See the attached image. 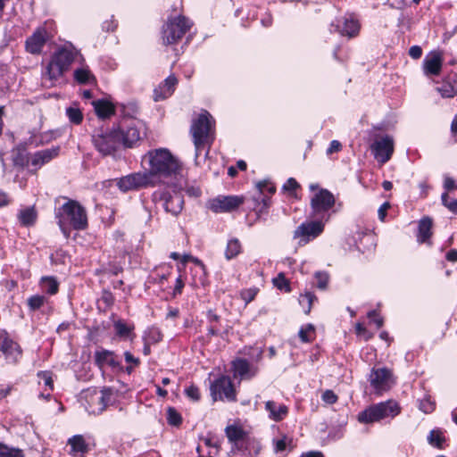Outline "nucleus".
<instances>
[{"instance_id": "f257e3e1", "label": "nucleus", "mask_w": 457, "mask_h": 457, "mask_svg": "<svg viewBox=\"0 0 457 457\" xmlns=\"http://www.w3.org/2000/svg\"><path fill=\"white\" fill-rule=\"evenodd\" d=\"M190 134L195 148V164L199 165L198 158L202 152L204 151V156L207 157L215 139V120L207 111H204L192 121Z\"/></svg>"}, {"instance_id": "f03ea898", "label": "nucleus", "mask_w": 457, "mask_h": 457, "mask_svg": "<svg viewBox=\"0 0 457 457\" xmlns=\"http://www.w3.org/2000/svg\"><path fill=\"white\" fill-rule=\"evenodd\" d=\"M58 225L66 238L70 237L71 228L82 230L87 226L86 210L77 201L69 200L56 211Z\"/></svg>"}, {"instance_id": "7ed1b4c3", "label": "nucleus", "mask_w": 457, "mask_h": 457, "mask_svg": "<svg viewBox=\"0 0 457 457\" xmlns=\"http://www.w3.org/2000/svg\"><path fill=\"white\" fill-rule=\"evenodd\" d=\"M150 172L162 177H177L180 174L182 165L166 148L151 150L146 154Z\"/></svg>"}, {"instance_id": "20e7f679", "label": "nucleus", "mask_w": 457, "mask_h": 457, "mask_svg": "<svg viewBox=\"0 0 457 457\" xmlns=\"http://www.w3.org/2000/svg\"><path fill=\"white\" fill-rule=\"evenodd\" d=\"M72 50L61 48L56 51L42 72V81L45 87H50L63 75L74 61Z\"/></svg>"}, {"instance_id": "39448f33", "label": "nucleus", "mask_w": 457, "mask_h": 457, "mask_svg": "<svg viewBox=\"0 0 457 457\" xmlns=\"http://www.w3.org/2000/svg\"><path fill=\"white\" fill-rule=\"evenodd\" d=\"M401 412V407L397 402L387 400L371 404L358 413L357 420L361 424H371L383 420H393Z\"/></svg>"}, {"instance_id": "423d86ee", "label": "nucleus", "mask_w": 457, "mask_h": 457, "mask_svg": "<svg viewBox=\"0 0 457 457\" xmlns=\"http://www.w3.org/2000/svg\"><path fill=\"white\" fill-rule=\"evenodd\" d=\"M91 141L96 150L103 156L113 155L120 148L119 133L115 127L96 129L91 136Z\"/></svg>"}, {"instance_id": "0eeeda50", "label": "nucleus", "mask_w": 457, "mask_h": 457, "mask_svg": "<svg viewBox=\"0 0 457 457\" xmlns=\"http://www.w3.org/2000/svg\"><path fill=\"white\" fill-rule=\"evenodd\" d=\"M181 190V186L172 184L164 188L156 190L154 193L153 197L154 201H160L162 203L165 212L177 216L181 212L184 206V199Z\"/></svg>"}, {"instance_id": "6e6552de", "label": "nucleus", "mask_w": 457, "mask_h": 457, "mask_svg": "<svg viewBox=\"0 0 457 457\" xmlns=\"http://www.w3.org/2000/svg\"><path fill=\"white\" fill-rule=\"evenodd\" d=\"M192 22L183 15L169 18L162 28V43L173 45L190 29Z\"/></svg>"}, {"instance_id": "1a4fd4ad", "label": "nucleus", "mask_w": 457, "mask_h": 457, "mask_svg": "<svg viewBox=\"0 0 457 457\" xmlns=\"http://www.w3.org/2000/svg\"><path fill=\"white\" fill-rule=\"evenodd\" d=\"M119 133L120 147H133L145 135V125L141 120H133L129 124L120 123L115 128Z\"/></svg>"}, {"instance_id": "9d476101", "label": "nucleus", "mask_w": 457, "mask_h": 457, "mask_svg": "<svg viewBox=\"0 0 457 457\" xmlns=\"http://www.w3.org/2000/svg\"><path fill=\"white\" fill-rule=\"evenodd\" d=\"M336 200L333 194L328 189H319L311 198V207L313 216L320 217V220L328 221V212L335 205Z\"/></svg>"}, {"instance_id": "9b49d317", "label": "nucleus", "mask_w": 457, "mask_h": 457, "mask_svg": "<svg viewBox=\"0 0 457 457\" xmlns=\"http://www.w3.org/2000/svg\"><path fill=\"white\" fill-rule=\"evenodd\" d=\"M325 220L303 222L294 231V238L298 239V245H304L318 237L324 230Z\"/></svg>"}, {"instance_id": "f8f14e48", "label": "nucleus", "mask_w": 457, "mask_h": 457, "mask_svg": "<svg viewBox=\"0 0 457 457\" xmlns=\"http://www.w3.org/2000/svg\"><path fill=\"white\" fill-rule=\"evenodd\" d=\"M0 353L7 364L18 363L22 356L19 344L4 329H0Z\"/></svg>"}, {"instance_id": "ddd939ff", "label": "nucleus", "mask_w": 457, "mask_h": 457, "mask_svg": "<svg viewBox=\"0 0 457 457\" xmlns=\"http://www.w3.org/2000/svg\"><path fill=\"white\" fill-rule=\"evenodd\" d=\"M211 395L214 401L235 402L237 400L236 390L228 376H221L212 383Z\"/></svg>"}, {"instance_id": "4468645a", "label": "nucleus", "mask_w": 457, "mask_h": 457, "mask_svg": "<svg viewBox=\"0 0 457 457\" xmlns=\"http://www.w3.org/2000/svg\"><path fill=\"white\" fill-rule=\"evenodd\" d=\"M370 149L378 162L385 164L391 159L394 154V138L389 135L378 137L370 145Z\"/></svg>"}, {"instance_id": "2eb2a0df", "label": "nucleus", "mask_w": 457, "mask_h": 457, "mask_svg": "<svg viewBox=\"0 0 457 457\" xmlns=\"http://www.w3.org/2000/svg\"><path fill=\"white\" fill-rule=\"evenodd\" d=\"M370 386L377 393L389 390L395 384L393 372L387 368H373L369 378Z\"/></svg>"}, {"instance_id": "dca6fc26", "label": "nucleus", "mask_w": 457, "mask_h": 457, "mask_svg": "<svg viewBox=\"0 0 457 457\" xmlns=\"http://www.w3.org/2000/svg\"><path fill=\"white\" fill-rule=\"evenodd\" d=\"M243 195H219L208 203V208L215 213L229 212L245 203Z\"/></svg>"}, {"instance_id": "f3484780", "label": "nucleus", "mask_w": 457, "mask_h": 457, "mask_svg": "<svg viewBox=\"0 0 457 457\" xmlns=\"http://www.w3.org/2000/svg\"><path fill=\"white\" fill-rule=\"evenodd\" d=\"M149 183V176L146 173H131L120 178L117 186L122 192L137 190L145 187Z\"/></svg>"}, {"instance_id": "a211bd4d", "label": "nucleus", "mask_w": 457, "mask_h": 457, "mask_svg": "<svg viewBox=\"0 0 457 457\" xmlns=\"http://www.w3.org/2000/svg\"><path fill=\"white\" fill-rule=\"evenodd\" d=\"M330 32H338L341 36L347 37H355L360 30V23L353 17H345L337 20V23H331L329 28Z\"/></svg>"}, {"instance_id": "6ab92c4d", "label": "nucleus", "mask_w": 457, "mask_h": 457, "mask_svg": "<svg viewBox=\"0 0 457 457\" xmlns=\"http://www.w3.org/2000/svg\"><path fill=\"white\" fill-rule=\"evenodd\" d=\"M47 39L48 34L46 28L39 27L27 38L26 50L32 54H38L41 53Z\"/></svg>"}, {"instance_id": "aec40b11", "label": "nucleus", "mask_w": 457, "mask_h": 457, "mask_svg": "<svg viewBox=\"0 0 457 457\" xmlns=\"http://www.w3.org/2000/svg\"><path fill=\"white\" fill-rule=\"evenodd\" d=\"M112 396V390L109 387H104L101 391H94L91 395V402L93 404L97 403V406L95 407L92 404L89 405L91 408V412L95 414L101 413L105 407L111 403Z\"/></svg>"}, {"instance_id": "412c9836", "label": "nucleus", "mask_w": 457, "mask_h": 457, "mask_svg": "<svg viewBox=\"0 0 457 457\" xmlns=\"http://www.w3.org/2000/svg\"><path fill=\"white\" fill-rule=\"evenodd\" d=\"M233 369L235 377L238 376L241 379H251L259 372V368L256 365L251 364L245 359H237L234 361Z\"/></svg>"}, {"instance_id": "4be33fe9", "label": "nucleus", "mask_w": 457, "mask_h": 457, "mask_svg": "<svg viewBox=\"0 0 457 457\" xmlns=\"http://www.w3.org/2000/svg\"><path fill=\"white\" fill-rule=\"evenodd\" d=\"M95 362L100 370L104 367H111L114 370L120 369V361L113 352L100 350L95 353Z\"/></svg>"}, {"instance_id": "5701e85b", "label": "nucleus", "mask_w": 457, "mask_h": 457, "mask_svg": "<svg viewBox=\"0 0 457 457\" xmlns=\"http://www.w3.org/2000/svg\"><path fill=\"white\" fill-rule=\"evenodd\" d=\"M177 84V78L174 75L169 76L154 90V101L158 102L170 97L174 93Z\"/></svg>"}, {"instance_id": "b1692460", "label": "nucleus", "mask_w": 457, "mask_h": 457, "mask_svg": "<svg viewBox=\"0 0 457 457\" xmlns=\"http://www.w3.org/2000/svg\"><path fill=\"white\" fill-rule=\"evenodd\" d=\"M264 409L268 412L269 419L276 422L283 420L289 411L286 404L278 403L272 400L265 402Z\"/></svg>"}, {"instance_id": "393cba45", "label": "nucleus", "mask_w": 457, "mask_h": 457, "mask_svg": "<svg viewBox=\"0 0 457 457\" xmlns=\"http://www.w3.org/2000/svg\"><path fill=\"white\" fill-rule=\"evenodd\" d=\"M443 58L440 53L431 52L423 61V69L426 75L436 76L440 73Z\"/></svg>"}, {"instance_id": "a878e982", "label": "nucleus", "mask_w": 457, "mask_h": 457, "mask_svg": "<svg viewBox=\"0 0 457 457\" xmlns=\"http://www.w3.org/2000/svg\"><path fill=\"white\" fill-rule=\"evenodd\" d=\"M59 147H52L36 152L31 157V165L37 169L42 167L56 157L59 154Z\"/></svg>"}, {"instance_id": "bb28decb", "label": "nucleus", "mask_w": 457, "mask_h": 457, "mask_svg": "<svg viewBox=\"0 0 457 457\" xmlns=\"http://www.w3.org/2000/svg\"><path fill=\"white\" fill-rule=\"evenodd\" d=\"M68 445L71 446V454H85L90 451L88 443L82 435H75L68 439Z\"/></svg>"}, {"instance_id": "cd10ccee", "label": "nucleus", "mask_w": 457, "mask_h": 457, "mask_svg": "<svg viewBox=\"0 0 457 457\" xmlns=\"http://www.w3.org/2000/svg\"><path fill=\"white\" fill-rule=\"evenodd\" d=\"M17 219L21 226L31 227L37 221V212L34 206H27L19 210Z\"/></svg>"}, {"instance_id": "c85d7f7f", "label": "nucleus", "mask_w": 457, "mask_h": 457, "mask_svg": "<svg viewBox=\"0 0 457 457\" xmlns=\"http://www.w3.org/2000/svg\"><path fill=\"white\" fill-rule=\"evenodd\" d=\"M93 106L96 115L103 120L111 117L115 112V106L107 100L94 101Z\"/></svg>"}, {"instance_id": "c756f323", "label": "nucleus", "mask_w": 457, "mask_h": 457, "mask_svg": "<svg viewBox=\"0 0 457 457\" xmlns=\"http://www.w3.org/2000/svg\"><path fill=\"white\" fill-rule=\"evenodd\" d=\"M432 220L428 217H425L420 220L419 231L417 235V240L419 243L430 244V237L432 236Z\"/></svg>"}, {"instance_id": "7c9ffc66", "label": "nucleus", "mask_w": 457, "mask_h": 457, "mask_svg": "<svg viewBox=\"0 0 457 457\" xmlns=\"http://www.w3.org/2000/svg\"><path fill=\"white\" fill-rule=\"evenodd\" d=\"M225 433L228 441L238 449L246 436L245 432L241 428L234 425L228 426L225 428Z\"/></svg>"}, {"instance_id": "2f4dec72", "label": "nucleus", "mask_w": 457, "mask_h": 457, "mask_svg": "<svg viewBox=\"0 0 457 457\" xmlns=\"http://www.w3.org/2000/svg\"><path fill=\"white\" fill-rule=\"evenodd\" d=\"M11 157L13 165L20 168L25 167L29 162L27 150L22 145H18L13 148L11 153Z\"/></svg>"}, {"instance_id": "473e14b6", "label": "nucleus", "mask_w": 457, "mask_h": 457, "mask_svg": "<svg viewBox=\"0 0 457 457\" xmlns=\"http://www.w3.org/2000/svg\"><path fill=\"white\" fill-rule=\"evenodd\" d=\"M113 328L116 335L122 338L129 337L135 328L132 323H127L122 320H116L113 323Z\"/></svg>"}, {"instance_id": "72a5a7b5", "label": "nucleus", "mask_w": 457, "mask_h": 457, "mask_svg": "<svg viewBox=\"0 0 457 457\" xmlns=\"http://www.w3.org/2000/svg\"><path fill=\"white\" fill-rule=\"evenodd\" d=\"M40 287L44 292L55 295L59 289V283L54 277H43L40 280Z\"/></svg>"}, {"instance_id": "f704fd0d", "label": "nucleus", "mask_w": 457, "mask_h": 457, "mask_svg": "<svg viewBox=\"0 0 457 457\" xmlns=\"http://www.w3.org/2000/svg\"><path fill=\"white\" fill-rule=\"evenodd\" d=\"M120 115L124 118L135 119L138 112V106L134 102H129L127 104H120L117 105Z\"/></svg>"}, {"instance_id": "c9c22d12", "label": "nucleus", "mask_w": 457, "mask_h": 457, "mask_svg": "<svg viewBox=\"0 0 457 457\" xmlns=\"http://www.w3.org/2000/svg\"><path fill=\"white\" fill-rule=\"evenodd\" d=\"M436 90L442 97L446 98L453 97L457 93L454 84L448 79H444L442 83L436 87Z\"/></svg>"}, {"instance_id": "e433bc0d", "label": "nucleus", "mask_w": 457, "mask_h": 457, "mask_svg": "<svg viewBox=\"0 0 457 457\" xmlns=\"http://www.w3.org/2000/svg\"><path fill=\"white\" fill-rule=\"evenodd\" d=\"M241 244L238 239L233 238L230 239L228 242L226 251H225V257L227 260H231L237 256L241 253Z\"/></svg>"}, {"instance_id": "4c0bfd02", "label": "nucleus", "mask_w": 457, "mask_h": 457, "mask_svg": "<svg viewBox=\"0 0 457 457\" xmlns=\"http://www.w3.org/2000/svg\"><path fill=\"white\" fill-rule=\"evenodd\" d=\"M253 209L257 212H263L270 206V197L265 194H258L253 197Z\"/></svg>"}, {"instance_id": "58836bf2", "label": "nucleus", "mask_w": 457, "mask_h": 457, "mask_svg": "<svg viewBox=\"0 0 457 457\" xmlns=\"http://www.w3.org/2000/svg\"><path fill=\"white\" fill-rule=\"evenodd\" d=\"M66 115L71 123L79 125L83 120V113L77 104L66 108Z\"/></svg>"}, {"instance_id": "ea45409f", "label": "nucleus", "mask_w": 457, "mask_h": 457, "mask_svg": "<svg viewBox=\"0 0 457 457\" xmlns=\"http://www.w3.org/2000/svg\"><path fill=\"white\" fill-rule=\"evenodd\" d=\"M0 457H24L23 451L0 442Z\"/></svg>"}, {"instance_id": "a19ab883", "label": "nucleus", "mask_w": 457, "mask_h": 457, "mask_svg": "<svg viewBox=\"0 0 457 457\" xmlns=\"http://www.w3.org/2000/svg\"><path fill=\"white\" fill-rule=\"evenodd\" d=\"M317 300L315 295L312 292H305L299 297V303L306 314L310 313L312 303Z\"/></svg>"}, {"instance_id": "79ce46f5", "label": "nucleus", "mask_w": 457, "mask_h": 457, "mask_svg": "<svg viewBox=\"0 0 457 457\" xmlns=\"http://www.w3.org/2000/svg\"><path fill=\"white\" fill-rule=\"evenodd\" d=\"M37 378H39L38 384L44 385L45 391L52 392L54 390V380L53 374L50 371H39L37 373Z\"/></svg>"}, {"instance_id": "37998d69", "label": "nucleus", "mask_w": 457, "mask_h": 457, "mask_svg": "<svg viewBox=\"0 0 457 457\" xmlns=\"http://www.w3.org/2000/svg\"><path fill=\"white\" fill-rule=\"evenodd\" d=\"M428 441L431 445H434L437 448H442L445 438L440 430L433 429L428 436Z\"/></svg>"}, {"instance_id": "c03bdc74", "label": "nucleus", "mask_w": 457, "mask_h": 457, "mask_svg": "<svg viewBox=\"0 0 457 457\" xmlns=\"http://www.w3.org/2000/svg\"><path fill=\"white\" fill-rule=\"evenodd\" d=\"M162 339V334L157 328H150L145 336V341L150 344H156Z\"/></svg>"}, {"instance_id": "a18cd8bd", "label": "nucleus", "mask_w": 457, "mask_h": 457, "mask_svg": "<svg viewBox=\"0 0 457 457\" xmlns=\"http://www.w3.org/2000/svg\"><path fill=\"white\" fill-rule=\"evenodd\" d=\"M75 79L80 84L89 83L93 79L92 74L87 69H78L74 71Z\"/></svg>"}, {"instance_id": "49530a36", "label": "nucleus", "mask_w": 457, "mask_h": 457, "mask_svg": "<svg viewBox=\"0 0 457 457\" xmlns=\"http://www.w3.org/2000/svg\"><path fill=\"white\" fill-rule=\"evenodd\" d=\"M46 298L44 295H35L28 299V305L31 311L38 310L44 305Z\"/></svg>"}, {"instance_id": "de8ad7c7", "label": "nucleus", "mask_w": 457, "mask_h": 457, "mask_svg": "<svg viewBox=\"0 0 457 457\" xmlns=\"http://www.w3.org/2000/svg\"><path fill=\"white\" fill-rule=\"evenodd\" d=\"M273 284L280 290H285L287 292L290 291L288 280L285 278L283 273H279L275 278H273Z\"/></svg>"}, {"instance_id": "09e8293b", "label": "nucleus", "mask_w": 457, "mask_h": 457, "mask_svg": "<svg viewBox=\"0 0 457 457\" xmlns=\"http://www.w3.org/2000/svg\"><path fill=\"white\" fill-rule=\"evenodd\" d=\"M443 204L453 213L457 215V200L451 199L447 193L442 195Z\"/></svg>"}, {"instance_id": "8fccbe9b", "label": "nucleus", "mask_w": 457, "mask_h": 457, "mask_svg": "<svg viewBox=\"0 0 457 457\" xmlns=\"http://www.w3.org/2000/svg\"><path fill=\"white\" fill-rule=\"evenodd\" d=\"M435 403L429 396L424 397L420 402V410L425 413H431L435 410Z\"/></svg>"}, {"instance_id": "3c124183", "label": "nucleus", "mask_w": 457, "mask_h": 457, "mask_svg": "<svg viewBox=\"0 0 457 457\" xmlns=\"http://www.w3.org/2000/svg\"><path fill=\"white\" fill-rule=\"evenodd\" d=\"M314 333V327L312 324H308L305 328H302L299 330V337L304 343H309L312 340L310 334Z\"/></svg>"}, {"instance_id": "603ef678", "label": "nucleus", "mask_w": 457, "mask_h": 457, "mask_svg": "<svg viewBox=\"0 0 457 457\" xmlns=\"http://www.w3.org/2000/svg\"><path fill=\"white\" fill-rule=\"evenodd\" d=\"M167 420L168 423L172 426H179L182 421L180 414L173 408H169Z\"/></svg>"}, {"instance_id": "864d4df0", "label": "nucleus", "mask_w": 457, "mask_h": 457, "mask_svg": "<svg viewBox=\"0 0 457 457\" xmlns=\"http://www.w3.org/2000/svg\"><path fill=\"white\" fill-rule=\"evenodd\" d=\"M287 445V437L286 436H282L278 438L273 439V445L275 453H281L286 450Z\"/></svg>"}, {"instance_id": "5fc2aeb1", "label": "nucleus", "mask_w": 457, "mask_h": 457, "mask_svg": "<svg viewBox=\"0 0 457 457\" xmlns=\"http://www.w3.org/2000/svg\"><path fill=\"white\" fill-rule=\"evenodd\" d=\"M315 278L317 280V287L320 289H326L328 283V275L326 272H316Z\"/></svg>"}, {"instance_id": "6e6d98bb", "label": "nucleus", "mask_w": 457, "mask_h": 457, "mask_svg": "<svg viewBox=\"0 0 457 457\" xmlns=\"http://www.w3.org/2000/svg\"><path fill=\"white\" fill-rule=\"evenodd\" d=\"M256 187L259 190L258 194H264L265 191H267L270 195H272L276 191L275 187L269 181H260L257 183Z\"/></svg>"}, {"instance_id": "4d7b16f0", "label": "nucleus", "mask_w": 457, "mask_h": 457, "mask_svg": "<svg viewBox=\"0 0 457 457\" xmlns=\"http://www.w3.org/2000/svg\"><path fill=\"white\" fill-rule=\"evenodd\" d=\"M322 401L327 404H333L337 403L338 397L332 390H326L321 395Z\"/></svg>"}, {"instance_id": "13d9d810", "label": "nucleus", "mask_w": 457, "mask_h": 457, "mask_svg": "<svg viewBox=\"0 0 457 457\" xmlns=\"http://www.w3.org/2000/svg\"><path fill=\"white\" fill-rule=\"evenodd\" d=\"M258 293L257 288H249L241 292L242 299L246 303L252 302Z\"/></svg>"}, {"instance_id": "bf43d9fd", "label": "nucleus", "mask_w": 457, "mask_h": 457, "mask_svg": "<svg viewBox=\"0 0 457 457\" xmlns=\"http://www.w3.org/2000/svg\"><path fill=\"white\" fill-rule=\"evenodd\" d=\"M186 395L188 398L193 401H198L200 399V391L199 388L195 386H190L186 390Z\"/></svg>"}, {"instance_id": "052dcab7", "label": "nucleus", "mask_w": 457, "mask_h": 457, "mask_svg": "<svg viewBox=\"0 0 457 457\" xmlns=\"http://www.w3.org/2000/svg\"><path fill=\"white\" fill-rule=\"evenodd\" d=\"M101 301L105 304L106 307H110L114 303V296L110 291L104 290L102 293Z\"/></svg>"}, {"instance_id": "680f3d73", "label": "nucleus", "mask_w": 457, "mask_h": 457, "mask_svg": "<svg viewBox=\"0 0 457 457\" xmlns=\"http://www.w3.org/2000/svg\"><path fill=\"white\" fill-rule=\"evenodd\" d=\"M355 331L358 336L362 337L365 340H369L371 337V334L361 323L356 324Z\"/></svg>"}, {"instance_id": "e2e57ef3", "label": "nucleus", "mask_w": 457, "mask_h": 457, "mask_svg": "<svg viewBox=\"0 0 457 457\" xmlns=\"http://www.w3.org/2000/svg\"><path fill=\"white\" fill-rule=\"evenodd\" d=\"M342 150V144L338 140H332L327 149V154L330 155Z\"/></svg>"}, {"instance_id": "0e129e2a", "label": "nucleus", "mask_w": 457, "mask_h": 457, "mask_svg": "<svg viewBox=\"0 0 457 457\" xmlns=\"http://www.w3.org/2000/svg\"><path fill=\"white\" fill-rule=\"evenodd\" d=\"M299 187H300V185L298 184V182L295 179L290 178L287 180V182L283 186V189L286 191H288V192H294Z\"/></svg>"}, {"instance_id": "69168bd1", "label": "nucleus", "mask_w": 457, "mask_h": 457, "mask_svg": "<svg viewBox=\"0 0 457 457\" xmlns=\"http://www.w3.org/2000/svg\"><path fill=\"white\" fill-rule=\"evenodd\" d=\"M409 55L413 59H419L422 55V49L419 46H412L409 49Z\"/></svg>"}, {"instance_id": "338daca9", "label": "nucleus", "mask_w": 457, "mask_h": 457, "mask_svg": "<svg viewBox=\"0 0 457 457\" xmlns=\"http://www.w3.org/2000/svg\"><path fill=\"white\" fill-rule=\"evenodd\" d=\"M390 208V204L388 202L384 203L378 210V219L381 221L385 220V218L386 216V212Z\"/></svg>"}, {"instance_id": "774afa93", "label": "nucleus", "mask_w": 457, "mask_h": 457, "mask_svg": "<svg viewBox=\"0 0 457 457\" xmlns=\"http://www.w3.org/2000/svg\"><path fill=\"white\" fill-rule=\"evenodd\" d=\"M368 317L372 320V321L377 325L378 328H381L383 325V320L378 317L376 311H370L368 313Z\"/></svg>"}]
</instances>
